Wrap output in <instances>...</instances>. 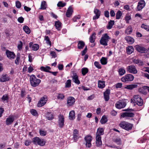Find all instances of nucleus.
Returning <instances> with one entry per match:
<instances>
[{
  "instance_id": "16",
  "label": "nucleus",
  "mask_w": 149,
  "mask_h": 149,
  "mask_svg": "<svg viewBox=\"0 0 149 149\" xmlns=\"http://www.w3.org/2000/svg\"><path fill=\"white\" fill-rule=\"evenodd\" d=\"M75 102L74 98L72 97H68L67 98V104L68 106L73 105Z\"/></svg>"
},
{
  "instance_id": "7",
  "label": "nucleus",
  "mask_w": 149,
  "mask_h": 149,
  "mask_svg": "<svg viewBox=\"0 0 149 149\" xmlns=\"http://www.w3.org/2000/svg\"><path fill=\"white\" fill-rule=\"evenodd\" d=\"M133 100L134 103L139 106H142L143 104V100L139 95H134L133 96Z\"/></svg>"
},
{
  "instance_id": "39",
  "label": "nucleus",
  "mask_w": 149,
  "mask_h": 149,
  "mask_svg": "<svg viewBox=\"0 0 149 149\" xmlns=\"http://www.w3.org/2000/svg\"><path fill=\"white\" fill-rule=\"evenodd\" d=\"M118 72L120 76H122L125 73L126 71L123 68H122L118 69Z\"/></svg>"
},
{
  "instance_id": "9",
  "label": "nucleus",
  "mask_w": 149,
  "mask_h": 149,
  "mask_svg": "<svg viewBox=\"0 0 149 149\" xmlns=\"http://www.w3.org/2000/svg\"><path fill=\"white\" fill-rule=\"evenodd\" d=\"M84 139L86 141V147L90 148L91 147L92 144L91 141L92 140V137L89 135H87L84 138Z\"/></svg>"
},
{
  "instance_id": "13",
  "label": "nucleus",
  "mask_w": 149,
  "mask_h": 149,
  "mask_svg": "<svg viewBox=\"0 0 149 149\" xmlns=\"http://www.w3.org/2000/svg\"><path fill=\"white\" fill-rule=\"evenodd\" d=\"M6 54L7 57L10 59H14L16 56V55L13 52H11L7 49L6 50Z\"/></svg>"
},
{
  "instance_id": "58",
  "label": "nucleus",
  "mask_w": 149,
  "mask_h": 149,
  "mask_svg": "<svg viewBox=\"0 0 149 149\" xmlns=\"http://www.w3.org/2000/svg\"><path fill=\"white\" fill-rule=\"evenodd\" d=\"M21 3L19 1H17L16 2V6L18 8H21Z\"/></svg>"
},
{
  "instance_id": "48",
  "label": "nucleus",
  "mask_w": 149,
  "mask_h": 149,
  "mask_svg": "<svg viewBox=\"0 0 149 149\" xmlns=\"http://www.w3.org/2000/svg\"><path fill=\"white\" fill-rule=\"evenodd\" d=\"M31 113L34 116H38V113L35 109H32L30 110Z\"/></svg>"
},
{
  "instance_id": "1",
  "label": "nucleus",
  "mask_w": 149,
  "mask_h": 149,
  "mask_svg": "<svg viewBox=\"0 0 149 149\" xmlns=\"http://www.w3.org/2000/svg\"><path fill=\"white\" fill-rule=\"evenodd\" d=\"M29 81L31 85L33 87L38 86L41 82V80L37 78L36 76L34 74H32L30 76Z\"/></svg>"
},
{
  "instance_id": "51",
  "label": "nucleus",
  "mask_w": 149,
  "mask_h": 149,
  "mask_svg": "<svg viewBox=\"0 0 149 149\" xmlns=\"http://www.w3.org/2000/svg\"><path fill=\"white\" fill-rule=\"evenodd\" d=\"M45 40L46 41V43L47 44H49L50 45H51V42L50 40L49 37L48 36H45Z\"/></svg>"
},
{
  "instance_id": "44",
  "label": "nucleus",
  "mask_w": 149,
  "mask_h": 149,
  "mask_svg": "<svg viewBox=\"0 0 149 149\" xmlns=\"http://www.w3.org/2000/svg\"><path fill=\"white\" fill-rule=\"evenodd\" d=\"M131 19V17L129 14H127L125 17V19L127 23H129V21Z\"/></svg>"
},
{
  "instance_id": "15",
  "label": "nucleus",
  "mask_w": 149,
  "mask_h": 149,
  "mask_svg": "<svg viewBox=\"0 0 149 149\" xmlns=\"http://www.w3.org/2000/svg\"><path fill=\"white\" fill-rule=\"evenodd\" d=\"M15 117L13 116H9L7 118L6 121V124L7 125H9L12 124L14 121Z\"/></svg>"
},
{
  "instance_id": "28",
  "label": "nucleus",
  "mask_w": 149,
  "mask_h": 149,
  "mask_svg": "<svg viewBox=\"0 0 149 149\" xmlns=\"http://www.w3.org/2000/svg\"><path fill=\"white\" fill-rule=\"evenodd\" d=\"M104 130L102 128H99L97 130V132L96 133V135L101 136L104 133Z\"/></svg>"
},
{
  "instance_id": "23",
  "label": "nucleus",
  "mask_w": 149,
  "mask_h": 149,
  "mask_svg": "<svg viewBox=\"0 0 149 149\" xmlns=\"http://www.w3.org/2000/svg\"><path fill=\"white\" fill-rule=\"evenodd\" d=\"M62 23L59 21L55 22L54 26L58 31H60L62 28Z\"/></svg>"
},
{
  "instance_id": "33",
  "label": "nucleus",
  "mask_w": 149,
  "mask_h": 149,
  "mask_svg": "<svg viewBox=\"0 0 149 149\" xmlns=\"http://www.w3.org/2000/svg\"><path fill=\"white\" fill-rule=\"evenodd\" d=\"M51 69V68L48 66H46V67L42 66L40 68V69L41 70L49 73L50 72V71H49V70Z\"/></svg>"
},
{
  "instance_id": "17",
  "label": "nucleus",
  "mask_w": 149,
  "mask_h": 149,
  "mask_svg": "<svg viewBox=\"0 0 149 149\" xmlns=\"http://www.w3.org/2000/svg\"><path fill=\"white\" fill-rule=\"evenodd\" d=\"M110 90L109 89H107L104 93V97L105 101H108L109 99V95L110 94Z\"/></svg>"
},
{
  "instance_id": "52",
  "label": "nucleus",
  "mask_w": 149,
  "mask_h": 149,
  "mask_svg": "<svg viewBox=\"0 0 149 149\" xmlns=\"http://www.w3.org/2000/svg\"><path fill=\"white\" fill-rule=\"evenodd\" d=\"M66 4V3H63L62 1H59L57 4V6L58 7H63L65 6Z\"/></svg>"
},
{
  "instance_id": "2",
  "label": "nucleus",
  "mask_w": 149,
  "mask_h": 149,
  "mask_svg": "<svg viewBox=\"0 0 149 149\" xmlns=\"http://www.w3.org/2000/svg\"><path fill=\"white\" fill-rule=\"evenodd\" d=\"M119 126L123 129L128 131L132 129L133 125L125 121H123L120 122Z\"/></svg>"
},
{
  "instance_id": "3",
  "label": "nucleus",
  "mask_w": 149,
  "mask_h": 149,
  "mask_svg": "<svg viewBox=\"0 0 149 149\" xmlns=\"http://www.w3.org/2000/svg\"><path fill=\"white\" fill-rule=\"evenodd\" d=\"M110 38L108 35L107 33L103 34L100 40V44L104 46H106L107 45V42Z\"/></svg>"
},
{
  "instance_id": "34",
  "label": "nucleus",
  "mask_w": 149,
  "mask_h": 149,
  "mask_svg": "<svg viewBox=\"0 0 149 149\" xmlns=\"http://www.w3.org/2000/svg\"><path fill=\"white\" fill-rule=\"evenodd\" d=\"M95 35V33H94L90 36L89 38L90 42L93 43L95 42V40L96 39Z\"/></svg>"
},
{
  "instance_id": "27",
  "label": "nucleus",
  "mask_w": 149,
  "mask_h": 149,
  "mask_svg": "<svg viewBox=\"0 0 149 149\" xmlns=\"http://www.w3.org/2000/svg\"><path fill=\"white\" fill-rule=\"evenodd\" d=\"M85 45V43L82 40H79L78 42L77 48L79 49H82L84 47Z\"/></svg>"
},
{
  "instance_id": "19",
  "label": "nucleus",
  "mask_w": 149,
  "mask_h": 149,
  "mask_svg": "<svg viewBox=\"0 0 149 149\" xmlns=\"http://www.w3.org/2000/svg\"><path fill=\"white\" fill-rule=\"evenodd\" d=\"M72 78V80L75 84L78 85L80 84V81L78 79V76L76 73H73Z\"/></svg>"
},
{
  "instance_id": "14",
  "label": "nucleus",
  "mask_w": 149,
  "mask_h": 149,
  "mask_svg": "<svg viewBox=\"0 0 149 149\" xmlns=\"http://www.w3.org/2000/svg\"><path fill=\"white\" fill-rule=\"evenodd\" d=\"M146 5V3L144 0H140L138 3L137 8L138 11L141 10Z\"/></svg>"
},
{
  "instance_id": "46",
  "label": "nucleus",
  "mask_w": 149,
  "mask_h": 149,
  "mask_svg": "<svg viewBox=\"0 0 149 149\" xmlns=\"http://www.w3.org/2000/svg\"><path fill=\"white\" fill-rule=\"evenodd\" d=\"M17 57L15 61V63L16 65H18L19 63V60L20 58V55L19 53L17 54Z\"/></svg>"
},
{
  "instance_id": "40",
  "label": "nucleus",
  "mask_w": 149,
  "mask_h": 149,
  "mask_svg": "<svg viewBox=\"0 0 149 149\" xmlns=\"http://www.w3.org/2000/svg\"><path fill=\"white\" fill-rule=\"evenodd\" d=\"M88 72V69L87 68H84L81 69L82 74L83 75H85Z\"/></svg>"
},
{
  "instance_id": "56",
  "label": "nucleus",
  "mask_w": 149,
  "mask_h": 149,
  "mask_svg": "<svg viewBox=\"0 0 149 149\" xmlns=\"http://www.w3.org/2000/svg\"><path fill=\"white\" fill-rule=\"evenodd\" d=\"M26 95V92L25 90L22 89L21 91V96L22 97H23Z\"/></svg>"
},
{
  "instance_id": "10",
  "label": "nucleus",
  "mask_w": 149,
  "mask_h": 149,
  "mask_svg": "<svg viewBox=\"0 0 149 149\" xmlns=\"http://www.w3.org/2000/svg\"><path fill=\"white\" fill-rule=\"evenodd\" d=\"M126 70L127 72L133 74H136L138 72L136 67L133 65H131L127 66L126 68Z\"/></svg>"
},
{
  "instance_id": "49",
  "label": "nucleus",
  "mask_w": 149,
  "mask_h": 149,
  "mask_svg": "<svg viewBox=\"0 0 149 149\" xmlns=\"http://www.w3.org/2000/svg\"><path fill=\"white\" fill-rule=\"evenodd\" d=\"M141 27L143 29H144L147 31H149V26H147L145 25L144 24H143L141 25Z\"/></svg>"
},
{
  "instance_id": "57",
  "label": "nucleus",
  "mask_w": 149,
  "mask_h": 149,
  "mask_svg": "<svg viewBox=\"0 0 149 149\" xmlns=\"http://www.w3.org/2000/svg\"><path fill=\"white\" fill-rule=\"evenodd\" d=\"M23 46L22 42L21 41H19V44L17 45V48L19 50H21L22 49Z\"/></svg>"
},
{
  "instance_id": "18",
  "label": "nucleus",
  "mask_w": 149,
  "mask_h": 149,
  "mask_svg": "<svg viewBox=\"0 0 149 149\" xmlns=\"http://www.w3.org/2000/svg\"><path fill=\"white\" fill-rule=\"evenodd\" d=\"M134 116V114L132 112H125L122 113L121 116L124 118L126 117L133 118Z\"/></svg>"
},
{
  "instance_id": "37",
  "label": "nucleus",
  "mask_w": 149,
  "mask_h": 149,
  "mask_svg": "<svg viewBox=\"0 0 149 149\" xmlns=\"http://www.w3.org/2000/svg\"><path fill=\"white\" fill-rule=\"evenodd\" d=\"M23 29L25 32L27 34L31 33V30L27 26L25 25L23 27Z\"/></svg>"
},
{
  "instance_id": "4",
  "label": "nucleus",
  "mask_w": 149,
  "mask_h": 149,
  "mask_svg": "<svg viewBox=\"0 0 149 149\" xmlns=\"http://www.w3.org/2000/svg\"><path fill=\"white\" fill-rule=\"evenodd\" d=\"M32 142L35 145H38L41 146H44L46 143L43 139H41L37 137H34L33 139Z\"/></svg>"
},
{
  "instance_id": "45",
  "label": "nucleus",
  "mask_w": 149,
  "mask_h": 149,
  "mask_svg": "<svg viewBox=\"0 0 149 149\" xmlns=\"http://www.w3.org/2000/svg\"><path fill=\"white\" fill-rule=\"evenodd\" d=\"M71 86V80L70 79L68 80L65 83L66 88H70Z\"/></svg>"
},
{
  "instance_id": "30",
  "label": "nucleus",
  "mask_w": 149,
  "mask_h": 149,
  "mask_svg": "<svg viewBox=\"0 0 149 149\" xmlns=\"http://www.w3.org/2000/svg\"><path fill=\"white\" fill-rule=\"evenodd\" d=\"M137 85L136 84H130L126 86L125 87V88L128 89L132 90L134 88H137Z\"/></svg>"
},
{
  "instance_id": "61",
  "label": "nucleus",
  "mask_w": 149,
  "mask_h": 149,
  "mask_svg": "<svg viewBox=\"0 0 149 149\" xmlns=\"http://www.w3.org/2000/svg\"><path fill=\"white\" fill-rule=\"evenodd\" d=\"M18 22L21 23H22L24 21V18L22 17H19L18 19Z\"/></svg>"
},
{
  "instance_id": "59",
  "label": "nucleus",
  "mask_w": 149,
  "mask_h": 149,
  "mask_svg": "<svg viewBox=\"0 0 149 149\" xmlns=\"http://www.w3.org/2000/svg\"><path fill=\"white\" fill-rule=\"evenodd\" d=\"M80 17L79 15L78 16H75L72 19L73 21L74 22H77V20H79L80 19Z\"/></svg>"
},
{
  "instance_id": "63",
  "label": "nucleus",
  "mask_w": 149,
  "mask_h": 149,
  "mask_svg": "<svg viewBox=\"0 0 149 149\" xmlns=\"http://www.w3.org/2000/svg\"><path fill=\"white\" fill-rule=\"evenodd\" d=\"M116 88H120L122 86V84L121 83H119L115 85Z\"/></svg>"
},
{
  "instance_id": "62",
  "label": "nucleus",
  "mask_w": 149,
  "mask_h": 149,
  "mask_svg": "<svg viewBox=\"0 0 149 149\" xmlns=\"http://www.w3.org/2000/svg\"><path fill=\"white\" fill-rule=\"evenodd\" d=\"M46 118L47 119L50 120H52L54 118V116L52 114H51L47 116Z\"/></svg>"
},
{
  "instance_id": "5",
  "label": "nucleus",
  "mask_w": 149,
  "mask_h": 149,
  "mask_svg": "<svg viewBox=\"0 0 149 149\" xmlns=\"http://www.w3.org/2000/svg\"><path fill=\"white\" fill-rule=\"evenodd\" d=\"M134 77L131 74H127L123 77L121 79V81L124 82L132 81L134 79Z\"/></svg>"
},
{
  "instance_id": "29",
  "label": "nucleus",
  "mask_w": 149,
  "mask_h": 149,
  "mask_svg": "<svg viewBox=\"0 0 149 149\" xmlns=\"http://www.w3.org/2000/svg\"><path fill=\"white\" fill-rule=\"evenodd\" d=\"M69 119L71 120H73L75 118V112L74 110L71 111L69 114Z\"/></svg>"
},
{
  "instance_id": "42",
  "label": "nucleus",
  "mask_w": 149,
  "mask_h": 149,
  "mask_svg": "<svg viewBox=\"0 0 149 149\" xmlns=\"http://www.w3.org/2000/svg\"><path fill=\"white\" fill-rule=\"evenodd\" d=\"M132 29L131 26H129L125 30V33L127 34H130L132 32Z\"/></svg>"
},
{
  "instance_id": "32",
  "label": "nucleus",
  "mask_w": 149,
  "mask_h": 149,
  "mask_svg": "<svg viewBox=\"0 0 149 149\" xmlns=\"http://www.w3.org/2000/svg\"><path fill=\"white\" fill-rule=\"evenodd\" d=\"M127 53L129 54H131L134 51V49L132 46L128 47L126 48Z\"/></svg>"
},
{
  "instance_id": "21",
  "label": "nucleus",
  "mask_w": 149,
  "mask_h": 149,
  "mask_svg": "<svg viewBox=\"0 0 149 149\" xmlns=\"http://www.w3.org/2000/svg\"><path fill=\"white\" fill-rule=\"evenodd\" d=\"M29 47L31 48V49L34 51L38 50L39 48V45H38L36 44H33V43L30 42L29 44Z\"/></svg>"
},
{
  "instance_id": "26",
  "label": "nucleus",
  "mask_w": 149,
  "mask_h": 149,
  "mask_svg": "<svg viewBox=\"0 0 149 149\" xmlns=\"http://www.w3.org/2000/svg\"><path fill=\"white\" fill-rule=\"evenodd\" d=\"M9 77L7 74H3L0 79V81L1 82H4L9 80Z\"/></svg>"
},
{
  "instance_id": "11",
  "label": "nucleus",
  "mask_w": 149,
  "mask_h": 149,
  "mask_svg": "<svg viewBox=\"0 0 149 149\" xmlns=\"http://www.w3.org/2000/svg\"><path fill=\"white\" fill-rule=\"evenodd\" d=\"M47 100V97L46 96L42 97L39 101L38 104V107H41L44 105L46 104Z\"/></svg>"
},
{
  "instance_id": "55",
  "label": "nucleus",
  "mask_w": 149,
  "mask_h": 149,
  "mask_svg": "<svg viewBox=\"0 0 149 149\" xmlns=\"http://www.w3.org/2000/svg\"><path fill=\"white\" fill-rule=\"evenodd\" d=\"M39 133L41 136H45L47 134V132L44 130H40L39 131Z\"/></svg>"
},
{
  "instance_id": "64",
  "label": "nucleus",
  "mask_w": 149,
  "mask_h": 149,
  "mask_svg": "<svg viewBox=\"0 0 149 149\" xmlns=\"http://www.w3.org/2000/svg\"><path fill=\"white\" fill-rule=\"evenodd\" d=\"M31 143V142L30 140H26L24 142V144L26 146H28Z\"/></svg>"
},
{
  "instance_id": "38",
  "label": "nucleus",
  "mask_w": 149,
  "mask_h": 149,
  "mask_svg": "<svg viewBox=\"0 0 149 149\" xmlns=\"http://www.w3.org/2000/svg\"><path fill=\"white\" fill-rule=\"evenodd\" d=\"M65 97L64 95L62 93H58V95L57 96V98L58 100H63Z\"/></svg>"
},
{
  "instance_id": "8",
  "label": "nucleus",
  "mask_w": 149,
  "mask_h": 149,
  "mask_svg": "<svg viewBox=\"0 0 149 149\" xmlns=\"http://www.w3.org/2000/svg\"><path fill=\"white\" fill-rule=\"evenodd\" d=\"M135 49L139 53H146L147 50L141 45H136L134 47Z\"/></svg>"
},
{
  "instance_id": "6",
  "label": "nucleus",
  "mask_w": 149,
  "mask_h": 149,
  "mask_svg": "<svg viewBox=\"0 0 149 149\" xmlns=\"http://www.w3.org/2000/svg\"><path fill=\"white\" fill-rule=\"evenodd\" d=\"M126 102L125 100L123 99L122 100H119L116 104L115 105L116 108L118 109H121L125 107L126 105Z\"/></svg>"
},
{
  "instance_id": "47",
  "label": "nucleus",
  "mask_w": 149,
  "mask_h": 149,
  "mask_svg": "<svg viewBox=\"0 0 149 149\" xmlns=\"http://www.w3.org/2000/svg\"><path fill=\"white\" fill-rule=\"evenodd\" d=\"M122 15V13L121 12L120 10H118L116 14V19H119L121 16Z\"/></svg>"
},
{
  "instance_id": "35",
  "label": "nucleus",
  "mask_w": 149,
  "mask_h": 149,
  "mask_svg": "<svg viewBox=\"0 0 149 149\" xmlns=\"http://www.w3.org/2000/svg\"><path fill=\"white\" fill-rule=\"evenodd\" d=\"M114 22L113 20H111L108 23V25L107 26V28L108 29H111L114 24Z\"/></svg>"
},
{
  "instance_id": "12",
  "label": "nucleus",
  "mask_w": 149,
  "mask_h": 149,
  "mask_svg": "<svg viewBox=\"0 0 149 149\" xmlns=\"http://www.w3.org/2000/svg\"><path fill=\"white\" fill-rule=\"evenodd\" d=\"M64 118L63 115L60 114L58 117V126L62 128L64 125Z\"/></svg>"
},
{
  "instance_id": "20",
  "label": "nucleus",
  "mask_w": 149,
  "mask_h": 149,
  "mask_svg": "<svg viewBox=\"0 0 149 149\" xmlns=\"http://www.w3.org/2000/svg\"><path fill=\"white\" fill-rule=\"evenodd\" d=\"M94 12L95 14V15L93 17V19L95 20L99 18L100 17L101 13L100 10L97 9H95Z\"/></svg>"
},
{
  "instance_id": "31",
  "label": "nucleus",
  "mask_w": 149,
  "mask_h": 149,
  "mask_svg": "<svg viewBox=\"0 0 149 149\" xmlns=\"http://www.w3.org/2000/svg\"><path fill=\"white\" fill-rule=\"evenodd\" d=\"M98 86L99 88H104L105 86L104 81L99 80L98 81Z\"/></svg>"
},
{
  "instance_id": "25",
  "label": "nucleus",
  "mask_w": 149,
  "mask_h": 149,
  "mask_svg": "<svg viewBox=\"0 0 149 149\" xmlns=\"http://www.w3.org/2000/svg\"><path fill=\"white\" fill-rule=\"evenodd\" d=\"M73 10L71 6H70L68 8L66 13V15L67 17H69L72 15Z\"/></svg>"
},
{
  "instance_id": "41",
  "label": "nucleus",
  "mask_w": 149,
  "mask_h": 149,
  "mask_svg": "<svg viewBox=\"0 0 149 149\" xmlns=\"http://www.w3.org/2000/svg\"><path fill=\"white\" fill-rule=\"evenodd\" d=\"M47 4L45 1H43L41 2V7L39 8L40 9L45 10L46 8Z\"/></svg>"
},
{
  "instance_id": "22",
  "label": "nucleus",
  "mask_w": 149,
  "mask_h": 149,
  "mask_svg": "<svg viewBox=\"0 0 149 149\" xmlns=\"http://www.w3.org/2000/svg\"><path fill=\"white\" fill-rule=\"evenodd\" d=\"M79 131L77 129H74V130L73 139L75 141H77L79 138Z\"/></svg>"
},
{
  "instance_id": "53",
  "label": "nucleus",
  "mask_w": 149,
  "mask_h": 149,
  "mask_svg": "<svg viewBox=\"0 0 149 149\" xmlns=\"http://www.w3.org/2000/svg\"><path fill=\"white\" fill-rule=\"evenodd\" d=\"M114 141L118 145H120L121 144V140L120 138H117L115 139Z\"/></svg>"
},
{
  "instance_id": "50",
  "label": "nucleus",
  "mask_w": 149,
  "mask_h": 149,
  "mask_svg": "<svg viewBox=\"0 0 149 149\" xmlns=\"http://www.w3.org/2000/svg\"><path fill=\"white\" fill-rule=\"evenodd\" d=\"M9 99V97L8 95H4L2 96L1 99L3 102H4L6 101H7Z\"/></svg>"
},
{
  "instance_id": "43",
  "label": "nucleus",
  "mask_w": 149,
  "mask_h": 149,
  "mask_svg": "<svg viewBox=\"0 0 149 149\" xmlns=\"http://www.w3.org/2000/svg\"><path fill=\"white\" fill-rule=\"evenodd\" d=\"M101 63L102 65H106L107 63V59L105 57H102L100 60Z\"/></svg>"
},
{
  "instance_id": "36",
  "label": "nucleus",
  "mask_w": 149,
  "mask_h": 149,
  "mask_svg": "<svg viewBox=\"0 0 149 149\" xmlns=\"http://www.w3.org/2000/svg\"><path fill=\"white\" fill-rule=\"evenodd\" d=\"M108 121L107 118L105 116H103L100 121L101 124H104L107 122Z\"/></svg>"
},
{
  "instance_id": "54",
  "label": "nucleus",
  "mask_w": 149,
  "mask_h": 149,
  "mask_svg": "<svg viewBox=\"0 0 149 149\" xmlns=\"http://www.w3.org/2000/svg\"><path fill=\"white\" fill-rule=\"evenodd\" d=\"M94 64L95 66L98 69H101V66L99 63L97 61H95L94 62Z\"/></svg>"
},
{
  "instance_id": "60",
  "label": "nucleus",
  "mask_w": 149,
  "mask_h": 149,
  "mask_svg": "<svg viewBox=\"0 0 149 149\" xmlns=\"http://www.w3.org/2000/svg\"><path fill=\"white\" fill-rule=\"evenodd\" d=\"M96 145L97 147H100L102 145V141L101 140L96 141Z\"/></svg>"
},
{
  "instance_id": "24",
  "label": "nucleus",
  "mask_w": 149,
  "mask_h": 149,
  "mask_svg": "<svg viewBox=\"0 0 149 149\" xmlns=\"http://www.w3.org/2000/svg\"><path fill=\"white\" fill-rule=\"evenodd\" d=\"M125 39L127 42V43L130 44H132L134 42V39L130 36H126L125 38Z\"/></svg>"
}]
</instances>
